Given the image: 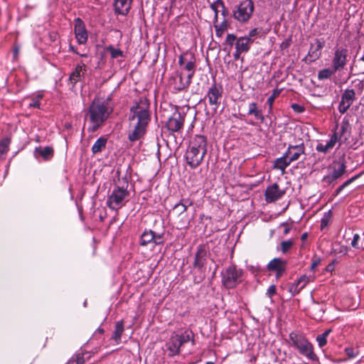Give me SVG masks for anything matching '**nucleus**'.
<instances>
[{
	"mask_svg": "<svg viewBox=\"0 0 364 364\" xmlns=\"http://www.w3.org/2000/svg\"><path fill=\"white\" fill-rule=\"evenodd\" d=\"M129 120L134 122V129L130 131L128 139L131 141L140 139L146 132V128L151 121L150 102L146 97L139 100L130 108Z\"/></svg>",
	"mask_w": 364,
	"mask_h": 364,
	"instance_id": "obj_1",
	"label": "nucleus"
},
{
	"mask_svg": "<svg viewBox=\"0 0 364 364\" xmlns=\"http://www.w3.org/2000/svg\"><path fill=\"white\" fill-rule=\"evenodd\" d=\"M207 153V139L203 135H196L191 141L186 152L187 164L192 168H197L203 161Z\"/></svg>",
	"mask_w": 364,
	"mask_h": 364,
	"instance_id": "obj_2",
	"label": "nucleus"
},
{
	"mask_svg": "<svg viewBox=\"0 0 364 364\" xmlns=\"http://www.w3.org/2000/svg\"><path fill=\"white\" fill-rule=\"evenodd\" d=\"M112 109L108 107L107 101L94 99L89 107L88 113L92 125L87 129L89 132H96L107 120Z\"/></svg>",
	"mask_w": 364,
	"mask_h": 364,
	"instance_id": "obj_3",
	"label": "nucleus"
},
{
	"mask_svg": "<svg viewBox=\"0 0 364 364\" xmlns=\"http://www.w3.org/2000/svg\"><path fill=\"white\" fill-rule=\"evenodd\" d=\"M113 181L115 188L109 196V202L117 204L126 203L130 195L127 190L129 187L127 171H123L122 168H117L113 176Z\"/></svg>",
	"mask_w": 364,
	"mask_h": 364,
	"instance_id": "obj_4",
	"label": "nucleus"
},
{
	"mask_svg": "<svg viewBox=\"0 0 364 364\" xmlns=\"http://www.w3.org/2000/svg\"><path fill=\"white\" fill-rule=\"evenodd\" d=\"M243 271L235 265L228 267L222 272V282L227 289H232L242 281Z\"/></svg>",
	"mask_w": 364,
	"mask_h": 364,
	"instance_id": "obj_5",
	"label": "nucleus"
},
{
	"mask_svg": "<svg viewBox=\"0 0 364 364\" xmlns=\"http://www.w3.org/2000/svg\"><path fill=\"white\" fill-rule=\"evenodd\" d=\"M255 4L252 0H244L233 11V18L240 23L247 22L252 16Z\"/></svg>",
	"mask_w": 364,
	"mask_h": 364,
	"instance_id": "obj_6",
	"label": "nucleus"
},
{
	"mask_svg": "<svg viewBox=\"0 0 364 364\" xmlns=\"http://www.w3.org/2000/svg\"><path fill=\"white\" fill-rule=\"evenodd\" d=\"M164 242L163 234H156L154 231L145 230L140 237L139 244L141 246H146L149 244L155 245H162Z\"/></svg>",
	"mask_w": 364,
	"mask_h": 364,
	"instance_id": "obj_7",
	"label": "nucleus"
},
{
	"mask_svg": "<svg viewBox=\"0 0 364 364\" xmlns=\"http://www.w3.org/2000/svg\"><path fill=\"white\" fill-rule=\"evenodd\" d=\"M348 50L343 48H337L335 50L332 60V68L334 71H341L347 63Z\"/></svg>",
	"mask_w": 364,
	"mask_h": 364,
	"instance_id": "obj_8",
	"label": "nucleus"
},
{
	"mask_svg": "<svg viewBox=\"0 0 364 364\" xmlns=\"http://www.w3.org/2000/svg\"><path fill=\"white\" fill-rule=\"evenodd\" d=\"M223 90L221 85H217L215 83L213 84L208 89V93L205 96L208 99L209 104L215 106V109H217L220 104V100L223 97Z\"/></svg>",
	"mask_w": 364,
	"mask_h": 364,
	"instance_id": "obj_9",
	"label": "nucleus"
},
{
	"mask_svg": "<svg viewBox=\"0 0 364 364\" xmlns=\"http://www.w3.org/2000/svg\"><path fill=\"white\" fill-rule=\"evenodd\" d=\"M284 194L285 191L282 189L279 185L275 183L267 188L264 192L265 200L268 203H274L282 198Z\"/></svg>",
	"mask_w": 364,
	"mask_h": 364,
	"instance_id": "obj_10",
	"label": "nucleus"
},
{
	"mask_svg": "<svg viewBox=\"0 0 364 364\" xmlns=\"http://www.w3.org/2000/svg\"><path fill=\"white\" fill-rule=\"evenodd\" d=\"M324 46L325 41L323 39L316 38L314 43H311L309 51L304 60H307L309 59V62H314L318 60L321 57V50Z\"/></svg>",
	"mask_w": 364,
	"mask_h": 364,
	"instance_id": "obj_11",
	"label": "nucleus"
},
{
	"mask_svg": "<svg viewBox=\"0 0 364 364\" xmlns=\"http://www.w3.org/2000/svg\"><path fill=\"white\" fill-rule=\"evenodd\" d=\"M355 99V92L354 90H346L341 95V100L339 103L338 110L341 114L347 112L352 105Z\"/></svg>",
	"mask_w": 364,
	"mask_h": 364,
	"instance_id": "obj_12",
	"label": "nucleus"
},
{
	"mask_svg": "<svg viewBox=\"0 0 364 364\" xmlns=\"http://www.w3.org/2000/svg\"><path fill=\"white\" fill-rule=\"evenodd\" d=\"M184 116L176 111L166 122L168 129L171 132H179L183 126Z\"/></svg>",
	"mask_w": 364,
	"mask_h": 364,
	"instance_id": "obj_13",
	"label": "nucleus"
},
{
	"mask_svg": "<svg viewBox=\"0 0 364 364\" xmlns=\"http://www.w3.org/2000/svg\"><path fill=\"white\" fill-rule=\"evenodd\" d=\"M287 263L286 260L277 257L268 263L267 268L269 271L276 272V277L279 278L286 271Z\"/></svg>",
	"mask_w": 364,
	"mask_h": 364,
	"instance_id": "obj_14",
	"label": "nucleus"
},
{
	"mask_svg": "<svg viewBox=\"0 0 364 364\" xmlns=\"http://www.w3.org/2000/svg\"><path fill=\"white\" fill-rule=\"evenodd\" d=\"M75 34L80 44H85L87 41V32L83 21L77 18L75 21Z\"/></svg>",
	"mask_w": 364,
	"mask_h": 364,
	"instance_id": "obj_15",
	"label": "nucleus"
},
{
	"mask_svg": "<svg viewBox=\"0 0 364 364\" xmlns=\"http://www.w3.org/2000/svg\"><path fill=\"white\" fill-rule=\"evenodd\" d=\"M296 349H297L301 355L306 357L308 360L311 361H318V358L314 351V346L309 340L306 341Z\"/></svg>",
	"mask_w": 364,
	"mask_h": 364,
	"instance_id": "obj_16",
	"label": "nucleus"
},
{
	"mask_svg": "<svg viewBox=\"0 0 364 364\" xmlns=\"http://www.w3.org/2000/svg\"><path fill=\"white\" fill-rule=\"evenodd\" d=\"M284 154L289 159V161H295L299 160L300 156L305 154V146L304 143L298 145H289Z\"/></svg>",
	"mask_w": 364,
	"mask_h": 364,
	"instance_id": "obj_17",
	"label": "nucleus"
},
{
	"mask_svg": "<svg viewBox=\"0 0 364 364\" xmlns=\"http://www.w3.org/2000/svg\"><path fill=\"white\" fill-rule=\"evenodd\" d=\"M208 251L205 246L200 245L198 247L197 252L195 255L193 266L199 269H202L207 262L208 257Z\"/></svg>",
	"mask_w": 364,
	"mask_h": 364,
	"instance_id": "obj_18",
	"label": "nucleus"
},
{
	"mask_svg": "<svg viewBox=\"0 0 364 364\" xmlns=\"http://www.w3.org/2000/svg\"><path fill=\"white\" fill-rule=\"evenodd\" d=\"M210 9L214 11V23H218V14L221 13L222 16L224 17V19L228 15V10L225 7V4L223 0H216L213 2L210 6Z\"/></svg>",
	"mask_w": 364,
	"mask_h": 364,
	"instance_id": "obj_19",
	"label": "nucleus"
},
{
	"mask_svg": "<svg viewBox=\"0 0 364 364\" xmlns=\"http://www.w3.org/2000/svg\"><path fill=\"white\" fill-rule=\"evenodd\" d=\"M338 136V141L337 142L339 143V146L345 143L350 133V125L348 120H343L341 122V127L339 132H336Z\"/></svg>",
	"mask_w": 364,
	"mask_h": 364,
	"instance_id": "obj_20",
	"label": "nucleus"
},
{
	"mask_svg": "<svg viewBox=\"0 0 364 364\" xmlns=\"http://www.w3.org/2000/svg\"><path fill=\"white\" fill-rule=\"evenodd\" d=\"M132 0H114V6L116 14L126 16L129 13Z\"/></svg>",
	"mask_w": 364,
	"mask_h": 364,
	"instance_id": "obj_21",
	"label": "nucleus"
},
{
	"mask_svg": "<svg viewBox=\"0 0 364 364\" xmlns=\"http://www.w3.org/2000/svg\"><path fill=\"white\" fill-rule=\"evenodd\" d=\"M331 168L333 171L330 177L333 180H336L345 173L346 166L344 160L339 159L333 162Z\"/></svg>",
	"mask_w": 364,
	"mask_h": 364,
	"instance_id": "obj_22",
	"label": "nucleus"
},
{
	"mask_svg": "<svg viewBox=\"0 0 364 364\" xmlns=\"http://www.w3.org/2000/svg\"><path fill=\"white\" fill-rule=\"evenodd\" d=\"M289 338L291 342L290 345L295 348L308 340L305 335L299 331H291L289 335Z\"/></svg>",
	"mask_w": 364,
	"mask_h": 364,
	"instance_id": "obj_23",
	"label": "nucleus"
},
{
	"mask_svg": "<svg viewBox=\"0 0 364 364\" xmlns=\"http://www.w3.org/2000/svg\"><path fill=\"white\" fill-rule=\"evenodd\" d=\"M309 282V278L306 275H302L296 283L291 284L289 287V291L293 296L298 294L301 289Z\"/></svg>",
	"mask_w": 364,
	"mask_h": 364,
	"instance_id": "obj_24",
	"label": "nucleus"
},
{
	"mask_svg": "<svg viewBox=\"0 0 364 364\" xmlns=\"http://www.w3.org/2000/svg\"><path fill=\"white\" fill-rule=\"evenodd\" d=\"M337 141V133L334 132V134L331 136L330 140L326 143V144L318 143L316 146V150L321 153L327 154L328 152H329L331 149H332L334 147Z\"/></svg>",
	"mask_w": 364,
	"mask_h": 364,
	"instance_id": "obj_25",
	"label": "nucleus"
},
{
	"mask_svg": "<svg viewBox=\"0 0 364 364\" xmlns=\"http://www.w3.org/2000/svg\"><path fill=\"white\" fill-rule=\"evenodd\" d=\"M253 41V39L245 36L240 37L235 42V49L237 52L247 53L250 49V46Z\"/></svg>",
	"mask_w": 364,
	"mask_h": 364,
	"instance_id": "obj_26",
	"label": "nucleus"
},
{
	"mask_svg": "<svg viewBox=\"0 0 364 364\" xmlns=\"http://www.w3.org/2000/svg\"><path fill=\"white\" fill-rule=\"evenodd\" d=\"M36 156H40L44 160H49L53 156L54 151L50 146L37 147L34 151Z\"/></svg>",
	"mask_w": 364,
	"mask_h": 364,
	"instance_id": "obj_27",
	"label": "nucleus"
},
{
	"mask_svg": "<svg viewBox=\"0 0 364 364\" xmlns=\"http://www.w3.org/2000/svg\"><path fill=\"white\" fill-rule=\"evenodd\" d=\"M248 115H254L255 118L259 120L261 123L264 122V117L262 109H259L256 102H251L248 106Z\"/></svg>",
	"mask_w": 364,
	"mask_h": 364,
	"instance_id": "obj_28",
	"label": "nucleus"
},
{
	"mask_svg": "<svg viewBox=\"0 0 364 364\" xmlns=\"http://www.w3.org/2000/svg\"><path fill=\"white\" fill-rule=\"evenodd\" d=\"M167 349L171 352V355H177L180 353V348L182 346L178 338L173 336L167 343Z\"/></svg>",
	"mask_w": 364,
	"mask_h": 364,
	"instance_id": "obj_29",
	"label": "nucleus"
},
{
	"mask_svg": "<svg viewBox=\"0 0 364 364\" xmlns=\"http://www.w3.org/2000/svg\"><path fill=\"white\" fill-rule=\"evenodd\" d=\"M107 143V139L105 136L100 137L92 146V152L93 154L100 153L105 149Z\"/></svg>",
	"mask_w": 364,
	"mask_h": 364,
	"instance_id": "obj_30",
	"label": "nucleus"
},
{
	"mask_svg": "<svg viewBox=\"0 0 364 364\" xmlns=\"http://www.w3.org/2000/svg\"><path fill=\"white\" fill-rule=\"evenodd\" d=\"M124 331L123 321H119L115 324L114 331L112 336V339L117 343L121 341V337Z\"/></svg>",
	"mask_w": 364,
	"mask_h": 364,
	"instance_id": "obj_31",
	"label": "nucleus"
},
{
	"mask_svg": "<svg viewBox=\"0 0 364 364\" xmlns=\"http://www.w3.org/2000/svg\"><path fill=\"white\" fill-rule=\"evenodd\" d=\"M288 157L284 154V155L278 158L274 161V168L281 170L282 172L284 171L285 168L291 164Z\"/></svg>",
	"mask_w": 364,
	"mask_h": 364,
	"instance_id": "obj_32",
	"label": "nucleus"
},
{
	"mask_svg": "<svg viewBox=\"0 0 364 364\" xmlns=\"http://www.w3.org/2000/svg\"><path fill=\"white\" fill-rule=\"evenodd\" d=\"M195 68H196V63L194 60H189L183 66V69L188 71V74L186 76V83L188 84L189 79H192L195 74Z\"/></svg>",
	"mask_w": 364,
	"mask_h": 364,
	"instance_id": "obj_33",
	"label": "nucleus"
},
{
	"mask_svg": "<svg viewBox=\"0 0 364 364\" xmlns=\"http://www.w3.org/2000/svg\"><path fill=\"white\" fill-rule=\"evenodd\" d=\"M191 80L192 79H189V81H188V84L186 85V78L184 80L183 77V74L181 73L178 75V82L176 81V82H175L174 89L178 90V91H181V90L186 89L191 83Z\"/></svg>",
	"mask_w": 364,
	"mask_h": 364,
	"instance_id": "obj_34",
	"label": "nucleus"
},
{
	"mask_svg": "<svg viewBox=\"0 0 364 364\" xmlns=\"http://www.w3.org/2000/svg\"><path fill=\"white\" fill-rule=\"evenodd\" d=\"M214 27L215 29V34L218 37H222L225 31L228 28V21L226 19H224L223 21L220 24H217L214 23Z\"/></svg>",
	"mask_w": 364,
	"mask_h": 364,
	"instance_id": "obj_35",
	"label": "nucleus"
},
{
	"mask_svg": "<svg viewBox=\"0 0 364 364\" xmlns=\"http://www.w3.org/2000/svg\"><path fill=\"white\" fill-rule=\"evenodd\" d=\"M331 218L332 212L329 210L323 214V216L321 220V230H323L328 226L331 221Z\"/></svg>",
	"mask_w": 364,
	"mask_h": 364,
	"instance_id": "obj_36",
	"label": "nucleus"
},
{
	"mask_svg": "<svg viewBox=\"0 0 364 364\" xmlns=\"http://www.w3.org/2000/svg\"><path fill=\"white\" fill-rule=\"evenodd\" d=\"M331 331V329L326 330L323 333L319 334L316 337V341L318 342L320 348L323 347L327 343V336Z\"/></svg>",
	"mask_w": 364,
	"mask_h": 364,
	"instance_id": "obj_37",
	"label": "nucleus"
},
{
	"mask_svg": "<svg viewBox=\"0 0 364 364\" xmlns=\"http://www.w3.org/2000/svg\"><path fill=\"white\" fill-rule=\"evenodd\" d=\"M336 73L334 71L333 68H326L320 70L318 73V78L319 80H326L331 77V76Z\"/></svg>",
	"mask_w": 364,
	"mask_h": 364,
	"instance_id": "obj_38",
	"label": "nucleus"
},
{
	"mask_svg": "<svg viewBox=\"0 0 364 364\" xmlns=\"http://www.w3.org/2000/svg\"><path fill=\"white\" fill-rule=\"evenodd\" d=\"M175 336L178 338L181 346H183L184 343H188L191 340V337L193 336V333L191 331H186L181 335Z\"/></svg>",
	"mask_w": 364,
	"mask_h": 364,
	"instance_id": "obj_39",
	"label": "nucleus"
},
{
	"mask_svg": "<svg viewBox=\"0 0 364 364\" xmlns=\"http://www.w3.org/2000/svg\"><path fill=\"white\" fill-rule=\"evenodd\" d=\"M362 173H358L353 177L350 178V179L347 180L346 182H344L341 186H340L336 190V193L338 194L341 193L345 188H346L348 186H349L350 183H352L354 181H355L357 178H358L361 176Z\"/></svg>",
	"mask_w": 364,
	"mask_h": 364,
	"instance_id": "obj_40",
	"label": "nucleus"
},
{
	"mask_svg": "<svg viewBox=\"0 0 364 364\" xmlns=\"http://www.w3.org/2000/svg\"><path fill=\"white\" fill-rule=\"evenodd\" d=\"M9 144L10 139L9 138H4L0 141V157L8 151Z\"/></svg>",
	"mask_w": 364,
	"mask_h": 364,
	"instance_id": "obj_41",
	"label": "nucleus"
},
{
	"mask_svg": "<svg viewBox=\"0 0 364 364\" xmlns=\"http://www.w3.org/2000/svg\"><path fill=\"white\" fill-rule=\"evenodd\" d=\"M345 353L349 358H354L357 357L359 351L357 348L348 347V348H345Z\"/></svg>",
	"mask_w": 364,
	"mask_h": 364,
	"instance_id": "obj_42",
	"label": "nucleus"
},
{
	"mask_svg": "<svg viewBox=\"0 0 364 364\" xmlns=\"http://www.w3.org/2000/svg\"><path fill=\"white\" fill-rule=\"evenodd\" d=\"M107 50L110 52L111 57L112 58H116L119 56L123 55V52L120 49H117L113 48L112 46H109Z\"/></svg>",
	"mask_w": 364,
	"mask_h": 364,
	"instance_id": "obj_43",
	"label": "nucleus"
},
{
	"mask_svg": "<svg viewBox=\"0 0 364 364\" xmlns=\"http://www.w3.org/2000/svg\"><path fill=\"white\" fill-rule=\"evenodd\" d=\"M262 28H255L252 29L249 32L248 35L246 36L245 37L252 39V38H254V37L260 36L262 34Z\"/></svg>",
	"mask_w": 364,
	"mask_h": 364,
	"instance_id": "obj_44",
	"label": "nucleus"
},
{
	"mask_svg": "<svg viewBox=\"0 0 364 364\" xmlns=\"http://www.w3.org/2000/svg\"><path fill=\"white\" fill-rule=\"evenodd\" d=\"M293 245V242L291 240L283 241L281 243V250L283 253H286Z\"/></svg>",
	"mask_w": 364,
	"mask_h": 364,
	"instance_id": "obj_45",
	"label": "nucleus"
},
{
	"mask_svg": "<svg viewBox=\"0 0 364 364\" xmlns=\"http://www.w3.org/2000/svg\"><path fill=\"white\" fill-rule=\"evenodd\" d=\"M81 75L80 73H77L73 71L70 75V83L73 84V86H74L80 80Z\"/></svg>",
	"mask_w": 364,
	"mask_h": 364,
	"instance_id": "obj_46",
	"label": "nucleus"
},
{
	"mask_svg": "<svg viewBox=\"0 0 364 364\" xmlns=\"http://www.w3.org/2000/svg\"><path fill=\"white\" fill-rule=\"evenodd\" d=\"M279 94H280V90L276 89V90H274L272 95L268 97L267 102L269 104L270 107H272L274 100L279 95Z\"/></svg>",
	"mask_w": 364,
	"mask_h": 364,
	"instance_id": "obj_47",
	"label": "nucleus"
},
{
	"mask_svg": "<svg viewBox=\"0 0 364 364\" xmlns=\"http://www.w3.org/2000/svg\"><path fill=\"white\" fill-rule=\"evenodd\" d=\"M237 40L236 36L235 34H228L225 40V43L232 46L233 44H235L236 41Z\"/></svg>",
	"mask_w": 364,
	"mask_h": 364,
	"instance_id": "obj_48",
	"label": "nucleus"
},
{
	"mask_svg": "<svg viewBox=\"0 0 364 364\" xmlns=\"http://www.w3.org/2000/svg\"><path fill=\"white\" fill-rule=\"evenodd\" d=\"M73 358L76 362V364L85 363L84 353H76L73 356Z\"/></svg>",
	"mask_w": 364,
	"mask_h": 364,
	"instance_id": "obj_49",
	"label": "nucleus"
},
{
	"mask_svg": "<svg viewBox=\"0 0 364 364\" xmlns=\"http://www.w3.org/2000/svg\"><path fill=\"white\" fill-rule=\"evenodd\" d=\"M277 293L276 286L274 284H272L267 289L266 294L268 297L272 298Z\"/></svg>",
	"mask_w": 364,
	"mask_h": 364,
	"instance_id": "obj_50",
	"label": "nucleus"
},
{
	"mask_svg": "<svg viewBox=\"0 0 364 364\" xmlns=\"http://www.w3.org/2000/svg\"><path fill=\"white\" fill-rule=\"evenodd\" d=\"M360 240V235L358 234H355L353 235V240L351 242V245L354 248H359L358 245V240Z\"/></svg>",
	"mask_w": 364,
	"mask_h": 364,
	"instance_id": "obj_51",
	"label": "nucleus"
},
{
	"mask_svg": "<svg viewBox=\"0 0 364 364\" xmlns=\"http://www.w3.org/2000/svg\"><path fill=\"white\" fill-rule=\"evenodd\" d=\"M291 108L297 112H302L304 111V108L302 106L296 103L291 105Z\"/></svg>",
	"mask_w": 364,
	"mask_h": 364,
	"instance_id": "obj_52",
	"label": "nucleus"
},
{
	"mask_svg": "<svg viewBox=\"0 0 364 364\" xmlns=\"http://www.w3.org/2000/svg\"><path fill=\"white\" fill-rule=\"evenodd\" d=\"M279 227H284V234L287 235L290 231V228L287 225L286 223H282L280 224Z\"/></svg>",
	"mask_w": 364,
	"mask_h": 364,
	"instance_id": "obj_53",
	"label": "nucleus"
},
{
	"mask_svg": "<svg viewBox=\"0 0 364 364\" xmlns=\"http://www.w3.org/2000/svg\"><path fill=\"white\" fill-rule=\"evenodd\" d=\"M82 70H85V65L83 64V65H77L75 69V72H77V73H81Z\"/></svg>",
	"mask_w": 364,
	"mask_h": 364,
	"instance_id": "obj_54",
	"label": "nucleus"
},
{
	"mask_svg": "<svg viewBox=\"0 0 364 364\" xmlns=\"http://www.w3.org/2000/svg\"><path fill=\"white\" fill-rule=\"evenodd\" d=\"M186 62H187V60H186V58H184L183 55L179 56V59H178L179 65L183 66L186 64Z\"/></svg>",
	"mask_w": 364,
	"mask_h": 364,
	"instance_id": "obj_55",
	"label": "nucleus"
},
{
	"mask_svg": "<svg viewBox=\"0 0 364 364\" xmlns=\"http://www.w3.org/2000/svg\"><path fill=\"white\" fill-rule=\"evenodd\" d=\"M19 49H20V46H16L14 48L13 52H14V58H17L18 52H19Z\"/></svg>",
	"mask_w": 364,
	"mask_h": 364,
	"instance_id": "obj_56",
	"label": "nucleus"
},
{
	"mask_svg": "<svg viewBox=\"0 0 364 364\" xmlns=\"http://www.w3.org/2000/svg\"><path fill=\"white\" fill-rule=\"evenodd\" d=\"M29 107L39 108L40 102L38 101H33L32 103L29 105Z\"/></svg>",
	"mask_w": 364,
	"mask_h": 364,
	"instance_id": "obj_57",
	"label": "nucleus"
},
{
	"mask_svg": "<svg viewBox=\"0 0 364 364\" xmlns=\"http://www.w3.org/2000/svg\"><path fill=\"white\" fill-rule=\"evenodd\" d=\"M242 53V52H237V50H235V53L233 54V57L235 60H238L240 57V54Z\"/></svg>",
	"mask_w": 364,
	"mask_h": 364,
	"instance_id": "obj_58",
	"label": "nucleus"
},
{
	"mask_svg": "<svg viewBox=\"0 0 364 364\" xmlns=\"http://www.w3.org/2000/svg\"><path fill=\"white\" fill-rule=\"evenodd\" d=\"M319 263H320V260H319V259L314 261V262L311 264V269H314L316 266H318V264H319Z\"/></svg>",
	"mask_w": 364,
	"mask_h": 364,
	"instance_id": "obj_59",
	"label": "nucleus"
},
{
	"mask_svg": "<svg viewBox=\"0 0 364 364\" xmlns=\"http://www.w3.org/2000/svg\"><path fill=\"white\" fill-rule=\"evenodd\" d=\"M104 332H105L104 329H103V328H100H100H98L96 330V331H95V333H99L100 334H103V333H104Z\"/></svg>",
	"mask_w": 364,
	"mask_h": 364,
	"instance_id": "obj_60",
	"label": "nucleus"
},
{
	"mask_svg": "<svg viewBox=\"0 0 364 364\" xmlns=\"http://www.w3.org/2000/svg\"><path fill=\"white\" fill-rule=\"evenodd\" d=\"M67 364H76V362L75 361V360L73 359V358L72 357L68 362Z\"/></svg>",
	"mask_w": 364,
	"mask_h": 364,
	"instance_id": "obj_61",
	"label": "nucleus"
},
{
	"mask_svg": "<svg viewBox=\"0 0 364 364\" xmlns=\"http://www.w3.org/2000/svg\"><path fill=\"white\" fill-rule=\"evenodd\" d=\"M333 265L332 264H328V265L327 266V267H326V269H327L328 271H331V270L333 269Z\"/></svg>",
	"mask_w": 364,
	"mask_h": 364,
	"instance_id": "obj_62",
	"label": "nucleus"
},
{
	"mask_svg": "<svg viewBox=\"0 0 364 364\" xmlns=\"http://www.w3.org/2000/svg\"><path fill=\"white\" fill-rule=\"evenodd\" d=\"M307 237V233L305 232L301 235V240H304Z\"/></svg>",
	"mask_w": 364,
	"mask_h": 364,
	"instance_id": "obj_63",
	"label": "nucleus"
},
{
	"mask_svg": "<svg viewBox=\"0 0 364 364\" xmlns=\"http://www.w3.org/2000/svg\"><path fill=\"white\" fill-rule=\"evenodd\" d=\"M206 364H214V363L213 362L209 361V362H207Z\"/></svg>",
	"mask_w": 364,
	"mask_h": 364,
	"instance_id": "obj_64",
	"label": "nucleus"
}]
</instances>
